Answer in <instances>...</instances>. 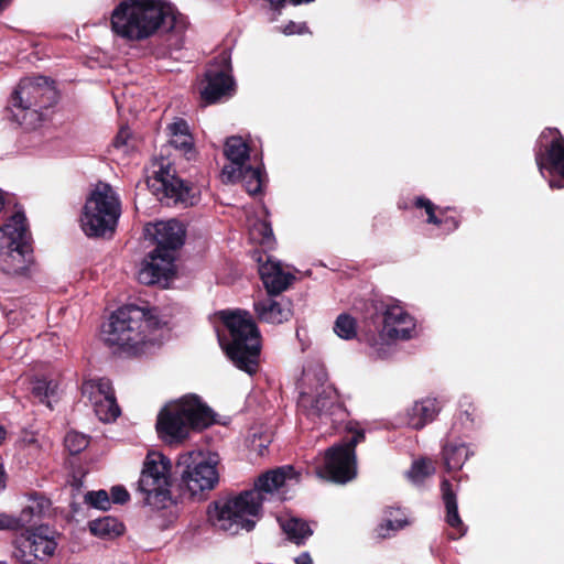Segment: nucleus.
<instances>
[{
	"label": "nucleus",
	"mask_w": 564,
	"mask_h": 564,
	"mask_svg": "<svg viewBox=\"0 0 564 564\" xmlns=\"http://www.w3.org/2000/svg\"><path fill=\"white\" fill-rule=\"evenodd\" d=\"M278 520L289 540L296 544L303 543L312 534L308 524L297 518H279Z\"/></svg>",
	"instance_id": "c85d7f7f"
},
{
	"label": "nucleus",
	"mask_w": 564,
	"mask_h": 564,
	"mask_svg": "<svg viewBox=\"0 0 564 564\" xmlns=\"http://www.w3.org/2000/svg\"><path fill=\"white\" fill-rule=\"evenodd\" d=\"M299 481L300 475L290 465L269 470L259 476L253 489L209 506L208 520L216 529L229 534H237L240 530L251 531L262 503L286 500L289 491Z\"/></svg>",
	"instance_id": "f257e3e1"
},
{
	"label": "nucleus",
	"mask_w": 564,
	"mask_h": 564,
	"mask_svg": "<svg viewBox=\"0 0 564 564\" xmlns=\"http://www.w3.org/2000/svg\"><path fill=\"white\" fill-rule=\"evenodd\" d=\"M250 239L265 248H271L274 242L273 230L264 220L256 221L249 230Z\"/></svg>",
	"instance_id": "2f4dec72"
},
{
	"label": "nucleus",
	"mask_w": 564,
	"mask_h": 564,
	"mask_svg": "<svg viewBox=\"0 0 564 564\" xmlns=\"http://www.w3.org/2000/svg\"><path fill=\"white\" fill-rule=\"evenodd\" d=\"M282 32L285 35L304 34L308 32V28L304 22L290 21L283 29Z\"/></svg>",
	"instance_id": "a18cd8bd"
},
{
	"label": "nucleus",
	"mask_w": 564,
	"mask_h": 564,
	"mask_svg": "<svg viewBox=\"0 0 564 564\" xmlns=\"http://www.w3.org/2000/svg\"><path fill=\"white\" fill-rule=\"evenodd\" d=\"M231 70L230 56L223 52L206 69V85L200 91L202 99L207 104H213L223 97L231 96L235 91Z\"/></svg>",
	"instance_id": "f3484780"
},
{
	"label": "nucleus",
	"mask_w": 564,
	"mask_h": 564,
	"mask_svg": "<svg viewBox=\"0 0 564 564\" xmlns=\"http://www.w3.org/2000/svg\"><path fill=\"white\" fill-rule=\"evenodd\" d=\"M414 206L420 209H424L427 218L426 221L433 225H441V215H443V208L436 206L432 200L423 196L416 197Z\"/></svg>",
	"instance_id": "58836bf2"
},
{
	"label": "nucleus",
	"mask_w": 564,
	"mask_h": 564,
	"mask_svg": "<svg viewBox=\"0 0 564 564\" xmlns=\"http://www.w3.org/2000/svg\"><path fill=\"white\" fill-rule=\"evenodd\" d=\"M409 524L405 513L400 509L389 512L386 520L378 527L377 532L380 538H389L391 532L394 533Z\"/></svg>",
	"instance_id": "c756f323"
},
{
	"label": "nucleus",
	"mask_w": 564,
	"mask_h": 564,
	"mask_svg": "<svg viewBox=\"0 0 564 564\" xmlns=\"http://www.w3.org/2000/svg\"><path fill=\"white\" fill-rule=\"evenodd\" d=\"M238 181H242L243 186L249 194L256 195L260 193L263 184L261 167H251L249 165L241 167V175Z\"/></svg>",
	"instance_id": "7c9ffc66"
},
{
	"label": "nucleus",
	"mask_w": 564,
	"mask_h": 564,
	"mask_svg": "<svg viewBox=\"0 0 564 564\" xmlns=\"http://www.w3.org/2000/svg\"><path fill=\"white\" fill-rule=\"evenodd\" d=\"M65 447L72 454H78L84 451L88 444V436L75 431L68 432L64 438Z\"/></svg>",
	"instance_id": "ea45409f"
},
{
	"label": "nucleus",
	"mask_w": 564,
	"mask_h": 564,
	"mask_svg": "<svg viewBox=\"0 0 564 564\" xmlns=\"http://www.w3.org/2000/svg\"><path fill=\"white\" fill-rule=\"evenodd\" d=\"M57 101V90L45 76L22 79L8 105L10 120L25 129L36 128L44 119V110Z\"/></svg>",
	"instance_id": "423d86ee"
},
{
	"label": "nucleus",
	"mask_w": 564,
	"mask_h": 564,
	"mask_svg": "<svg viewBox=\"0 0 564 564\" xmlns=\"http://www.w3.org/2000/svg\"><path fill=\"white\" fill-rule=\"evenodd\" d=\"M120 215L118 194L109 184L99 182L85 203L80 227L88 237H104L113 232Z\"/></svg>",
	"instance_id": "0eeeda50"
},
{
	"label": "nucleus",
	"mask_w": 564,
	"mask_h": 564,
	"mask_svg": "<svg viewBox=\"0 0 564 564\" xmlns=\"http://www.w3.org/2000/svg\"><path fill=\"white\" fill-rule=\"evenodd\" d=\"M111 30L130 42L149 40L176 24L174 7L163 0H123L112 10Z\"/></svg>",
	"instance_id": "7ed1b4c3"
},
{
	"label": "nucleus",
	"mask_w": 564,
	"mask_h": 564,
	"mask_svg": "<svg viewBox=\"0 0 564 564\" xmlns=\"http://www.w3.org/2000/svg\"><path fill=\"white\" fill-rule=\"evenodd\" d=\"M82 393L90 403L96 405V401H102L115 394L111 382L107 378L87 379L83 382Z\"/></svg>",
	"instance_id": "bb28decb"
},
{
	"label": "nucleus",
	"mask_w": 564,
	"mask_h": 564,
	"mask_svg": "<svg viewBox=\"0 0 564 564\" xmlns=\"http://www.w3.org/2000/svg\"><path fill=\"white\" fill-rule=\"evenodd\" d=\"M6 486L4 484V470L3 466L0 464V490L3 489Z\"/></svg>",
	"instance_id": "8fccbe9b"
},
{
	"label": "nucleus",
	"mask_w": 564,
	"mask_h": 564,
	"mask_svg": "<svg viewBox=\"0 0 564 564\" xmlns=\"http://www.w3.org/2000/svg\"><path fill=\"white\" fill-rule=\"evenodd\" d=\"M152 174L154 180L160 183V188L165 197L173 200L174 204L187 207L198 202L199 191L197 187L178 178L167 159H154L152 162Z\"/></svg>",
	"instance_id": "2eb2a0df"
},
{
	"label": "nucleus",
	"mask_w": 564,
	"mask_h": 564,
	"mask_svg": "<svg viewBox=\"0 0 564 564\" xmlns=\"http://www.w3.org/2000/svg\"><path fill=\"white\" fill-rule=\"evenodd\" d=\"M435 466L431 459H419L413 462L411 468L406 471L408 478L413 484H421L423 480L434 474Z\"/></svg>",
	"instance_id": "e433bc0d"
},
{
	"label": "nucleus",
	"mask_w": 564,
	"mask_h": 564,
	"mask_svg": "<svg viewBox=\"0 0 564 564\" xmlns=\"http://www.w3.org/2000/svg\"><path fill=\"white\" fill-rule=\"evenodd\" d=\"M6 202H7L6 193L0 188V214L4 209Z\"/></svg>",
	"instance_id": "09e8293b"
},
{
	"label": "nucleus",
	"mask_w": 564,
	"mask_h": 564,
	"mask_svg": "<svg viewBox=\"0 0 564 564\" xmlns=\"http://www.w3.org/2000/svg\"><path fill=\"white\" fill-rule=\"evenodd\" d=\"M174 252L156 247L142 263L139 281L143 284H154L169 280L174 274Z\"/></svg>",
	"instance_id": "a211bd4d"
},
{
	"label": "nucleus",
	"mask_w": 564,
	"mask_h": 564,
	"mask_svg": "<svg viewBox=\"0 0 564 564\" xmlns=\"http://www.w3.org/2000/svg\"><path fill=\"white\" fill-rule=\"evenodd\" d=\"M535 160L552 188H564V139L556 129H545L538 142Z\"/></svg>",
	"instance_id": "ddd939ff"
},
{
	"label": "nucleus",
	"mask_w": 564,
	"mask_h": 564,
	"mask_svg": "<svg viewBox=\"0 0 564 564\" xmlns=\"http://www.w3.org/2000/svg\"><path fill=\"white\" fill-rule=\"evenodd\" d=\"M253 307L258 318L269 324H282L292 316L291 303L285 300L268 297L254 302Z\"/></svg>",
	"instance_id": "5701e85b"
},
{
	"label": "nucleus",
	"mask_w": 564,
	"mask_h": 564,
	"mask_svg": "<svg viewBox=\"0 0 564 564\" xmlns=\"http://www.w3.org/2000/svg\"><path fill=\"white\" fill-rule=\"evenodd\" d=\"M219 455L212 452L189 451L176 462L181 480L192 496L213 490L219 482Z\"/></svg>",
	"instance_id": "1a4fd4ad"
},
{
	"label": "nucleus",
	"mask_w": 564,
	"mask_h": 564,
	"mask_svg": "<svg viewBox=\"0 0 564 564\" xmlns=\"http://www.w3.org/2000/svg\"><path fill=\"white\" fill-rule=\"evenodd\" d=\"M441 490L442 498L446 508V522L452 528L458 530L457 538H460L465 534L466 528L464 527L463 521L458 514L456 492L447 479L442 480ZM454 539H456V536Z\"/></svg>",
	"instance_id": "a878e982"
},
{
	"label": "nucleus",
	"mask_w": 564,
	"mask_h": 564,
	"mask_svg": "<svg viewBox=\"0 0 564 564\" xmlns=\"http://www.w3.org/2000/svg\"><path fill=\"white\" fill-rule=\"evenodd\" d=\"M214 422L213 411L196 394L167 402L159 412L156 432L166 444L183 443L192 430L205 429Z\"/></svg>",
	"instance_id": "20e7f679"
},
{
	"label": "nucleus",
	"mask_w": 564,
	"mask_h": 564,
	"mask_svg": "<svg viewBox=\"0 0 564 564\" xmlns=\"http://www.w3.org/2000/svg\"><path fill=\"white\" fill-rule=\"evenodd\" d=\"M225 155L228 163L223 167L221 180L224 183H235L241 175V167L249 160V148L240 137H230L225 143Z\"/></svg>",
	"instance_id": "6ab92c4d"
},
{
	"label": "nucleus",
	"mask_w": 564,
	"mask_h": 564,
	"mask_svg": "<svg viewBox=\"0 0 564 564\" xmlns=\"http://www.w3.org/2000/svg\"><path fill=\"white\" fill-rule=\"evenodd\" d=\"M417 335L416 322L401 305H387L382 313V328L378 337L369 341V356L387 359L393 352L391 341L408 340Z\"/></svg>",
	"instance_id": "9b49d317"
},
{
	"label": "nucleus",
	"mask_w": 564,
	"mask_h": 564,
	"mask_svg": "<svg viewBox=\"0 0 564 564\" xmlns=\"http://www.w3.org/2000/svg\"><path fill=\"white\" fill-rule=\"evenodd\" d=\"M364 440V432H356L348 442L329 447L324 455L323 466L315 473L318 477L337 484H346L357 475L356 445Z\"/></svg>",
	"instance_id": "f8f14e48"
},
{
	"label": "nucleus",
	"mask_w": 564,
	"mask_h": 564,
	"mask_svg": "<svg viewBox=\"0 0 564 564\" xmlns=\"http://www.w3.org/2000/svg\"><path fill=\"white\" fill-rule=\"evenodd\" d=\"M219 317L229 332L228 338L218 335L227 356L235 366L249 375L258 369L261 349L260 332L247 311H221Z\"/></svg>",
	"instance_id": "39448f33"
},
{
	"label": "nucleus",
	"mask_w": 564,
	"mask_h": 564,
	"mask_svg": "<svg viewBox=\"0 0 564 564\" xmlns=\"http://www.w3.org/2000/svg\"><path fill=\"white\" fill-rule=\"evenodd\" d=\"M94 410L96 415L102 422H112L120 415V408L116 402L115 394L106 400L96 401Z\"/></svg>",
	"instance_id": "f704fd0d"
},
{
	"label": "nucleus",
	"mask_w": 564,
	"mask_h": 564,
	"mask_svg": "<svg viewBox=\"0 0 564 564\" xmlns=\"http://www.w3.org/2000/svg\"><path fill=\"white\" fill-rule=\"evenodd\" d=\"M297 406L307 419L319 421L323 424L333 422V416L341 411L337 402L336 391L333 387L321 384L314 393L303 391L300 393Z\"/></svg>",
	"instance_id": "dca6fc26"
},
{
	"label": "nucleus",
	"mask_w": 564,
	"mask_h": 564,
	"mask_svg": "<svg viewBox=\"0 0 564 564\" xmlns=\"http://www.w3.org/2000/svg\"><path fill=\"white\" fill-rule=\"evenodd\" d=\"M473 455L470 445L458 440H448L442 446V459L447 471L460 470Z\"/></svg>",
	"instance_id": "b1692460"
},
{
	"label": "nucleus",
	"mask_w": 564,
	"mask_h": 564,
	"mask_svg": "<svg viewBox=\"0 0 564 564\" xmlns=\"http://www.w3.org/2000/svg\"><path fill=\"white\" fill-rule=\"evenodd\" d=\"M90 532L99 538L113 539L123 533V524L113 517L106 516L89 523Z\"/></svg>",
	"instance_id": "cd10ccee"
},
{
	"label": "nucleus",
	"mask_w": 564,
	"mask_h": 564,
	"mask_svg": "<svg viewBox=\"0 0 564 564\" xmlns=\"http://www.w3.org/2000/svg\"><path fill=\"white\" fill-rule=\"evenodd\" d=\"M169 328L151 312L135 305L119 307L104 326L102 337L110 347L132 354H148L160 347Z\"/></svg>",
	"instance_id": "f03ea898"
},
{
	"label": "nucleus",
	"mask_w": 564,
	"mask_h": 564,
	"mask_svg": "<svg viewBox=\"0 0 564 564\" xmlns=\"http://www.w3.org/2000/svg\"><path fill=\"white\" fill-rule=\"evenodd\" d=\"M334 333L341 339L350 340L357 335V322L347 314H339L334 323Z\"/></svg>",
	"instance_id": "72a5a7b5"
},
{
	"label": "nucleus",
	"mask_w": 564,
	"mask_h": 564,
	"mask_svg": "<svg viewBox=\"0 0 564 564\" xmlns=\"http://www.w3.org/2000/svg\"><path fill=\"white\" fill-rule=\"evenodd\" d=\"M6 431L0 426V443L4 440Z\"/></svg>",
	"instance_id": "603ef678"
},
{
	"label": "nucleus",
	"mask_w": 564,
	"mask_h": 564,
	"mask_svg": "<svg viewBox=\"0 0 564 564\" xmlns=\"http://www.w3.org/2000/svg\"><path fill=\"white\" fill-rule=\"evenodd\" d=\"M29 231L25 215L13 214L0 228V269L8 274H19L30 262Z\"/></svg>",
	"instance_id": "6e6552de"
},
{
	"label": "nucleus",
	"mask_w": 564,
	"mask_h": 564,
	"mask_svg": "<svg viewBox=\"0 0 564 564\" xmlns=\"http://www.w3.org/2000/svg\"><path fill=\"white\" fill-rule=\"evenodd\" d=\"M437 226L441 227L445 234H449L458 228L459 221L453 216H447L445 209H443L441 225Z\"/></svg>",
	"instance_id": "c03bdc74"
},
{
	"label": "nucleus",
	"mask_w": 564,
	"mask_h": 564,
	"mask_svg": "<svg viewBox=\"0 0 564 564\" xmlns=\"http://www.w3.org/2000/svg\"><path fill=\"white\" fill-rule=\"evenodd\" d=\"M295 564H314L311 555L307 552L301 553L295 558Z\"/></svg>",
	"instance_id": "de8ad7c7"
},
{
	"label": "nucleus",
	"mask_w": 564,
	"mask_h": 564,
	"mask_svg": "<svg viewBox=\"0 0 564 564\" xmlns=\"http://www.w3.org/2000/svg\"><path fill=\"white\" fill-rule=\"evenodd\" d=\"M12 0H0V12H2Z\"/></svg>",
	"instance_id": "3c124183"
},
{
	"label": "nucleus",
	"mask_w": 564,
	"mask_h": 564,
	"mask_svg": "<svg viewBox=\"0 0 564 564\" xmlns=\"http://www.w3.org/2000/svg\"><path fill=\"white\" fill-rule=\"evenodd\" d=\"M167 130L171 145L183 152L191 160L195 155V150L187 122L183 119H176L169 124Z\"/></svg>",
	"instance_id": "393cba45"
},
{
	"label": "nucleus",
	"mask_w": 564,
	"mask_h": 564,
	"mask_svg": "<svg viewBox=\"0 0 564 564\" xmlns=\"http://www.w3.org/2000/svg\"><path fill=\"white\" fill-rule=\"evenodd\" d=\"M32 393L34 397L39 398L41 402L52 408V402L55 401V397L57 395V384L45 379H36L32 383Z\"/></svg>",
	"instance_id": "473e14b6"
},
{
	"label": "nucleus",
	"mask_w": 564,
	"mask_h": 564,
	"mask_svg": "<svg viewBox=\"0 0 564 564\" xmlns=\"http://www.w3.org/2000/svg\"><path fill=\"white\" fill-rule=\"evenodd\" d=\"M477 409L468 397H463L459 401V412L457 422L464 430H471L476 425Z\"/></svg>",
	"instance_id": "c9c22d12"
},
{
	"label": "nucleus",
	"mask_w": 564,
	"mask_h": 564,
	"mask_svg": "<svg viewBox=\"0 0 564 564\" xmlns=\"http://www.w3.org/2000/svg\"><path fill=\"white\" fill-rule=\"evenodd\" d=\"M170 458L160 452H149L138 481L139 491L148 506L163 509L172 499Z\"/></svg>",
	"instance_id": "9d476101"
},
{
	"label": "nucleus",
	"mask_w": 564,
	"mask_h": 564,
	"mask_svg": "<svg viewBox=\"0 0 564 564\" xmlns=\"http://www.w3.org/2000/svg\"><path fill=\"white\" fill-rule=\"evenodd\" d=\"M145 234L154 239L156 247L174 252L184 243L185 228L176 219L158 221L145 227Z\"/></svg>",
	"instance_id": "aec40b11"
},
{
	"label": "nucleus",
	"mask_w": 564,
	"mask_h": 564,
	"mask_svg": "<svg viewBox=\"0 0 564 564\" xmlns=\"http://www.w3.org/2000/svg\"><path fill=\"white\" fill-rule=\"evenodd\" d=\"M50 501L44 497L32 498L31 503L21 512L22 524L31 522L33 517H41L50 508Z\"/></svg>",
	"instance_id": "4c0bfd02"
},
{
	"label": "nucleus",
	"mask_w": 564,
	"mask_h": 564,
	"mask_svg": "<svg viewBox=\"0 0 564 564\" xmlns=\"http://www.w3.org/2000/svg\"><path fill=\"white\" fill-rule=\"evenodd\" d=\"M56 547L55 532L39 525L15 538L13 555L21 564H42L54 555Z\"/></svg>",
	"instance_id": "4468645a"
},
{
	"label": "nucleus",
	"mask_w": 564,
	"mask_h": 564,
	"mask_svg": "<svg viewBox=\"0 0 564 564\" xmlns=\"http://www.w3.org/2000/svg\"><path fill=\"white\" fill-rule=\"evenodd\" d=\"M258 261L259 274L270 295L282 293L294 280V275L290 272H285L281 267V262L272 257L267 256L264 262H262V258L260 257Z\"/></svg>",
	"instance_id": "412c9836"
},
{
	"label": "nucleus",
	"mask_w": 564,
	"mask_h": 564,
	"mask_svg": "<svg viewBox=\"0 0 564 564\" xmlns=\"http://www.w3.org/2000/svg\"><path fill=\"white\" fill-rule=\"evenodd\" d=\"M131 132L128 128H122L113 140V150L121 154H128L132 149L130 144Z\"/></svg>",
	"instance_id": "79ce46f5"
},
{
	"label": "nucleus",
	"mask_w": 564,
	"mask_h": 564,
	"mask_svg": "<svg viewBox=\"0 0 564 564\" xmlns=\"http://www.w3.org/2000/svg\"><path fill=\"white\" fill-rule=\"evenodd\" d=\"M21 519H15L4 513H0V530H13L22 527Z\"/></svg>",
	"instance_id": "49530a36"
},
{
	"label": "nucleus",
	"mask_w": 564,
	"mask_h": 564,
	"mask_svg": "<svg viewBox=\"0 0 564 564\" xmlns=\"http://www.w3.org/2000/svg\"><path fill=\"white\" fill-rule=\"evenodd\" d=\"M110 502L113 503H126L130 499L128 490L123 486H113L110 489Z\"/></svg>",
	"instance_id": "37998d69"
},
{
	"label": "nucleus",
	"mask_w": 564,
	"mask_h": 564,
	"mask_svg": "<svg viewBox=\"0 0 564 564\" xmlns=\"http://www.w3.org/2000/svg\"><path fill=\"white\" fill-rule=\"evenodd\" d=\"M85 501L91 507L100 510H108L111 506L109 494L102 489L87 492Z\"/></svg>",
	"instance_id": "a19ab883"
},
{
	"label": "nucleus",
	"mask_w": 564,
	"mask_h": 564,
	"mask_svg": "<svg viewBox=\"0 0 564 564\" xmlns=\"http://www.w3.org/2000/svg\"><path fill=\"white\" fill-rule=\"evenodd\" d=\"M441 411V403L435 398H424L415 401L405 410L404 423L414 430H421L434 421Z\"/></svg>",
	"instance_id": "4be33fe9"
}]
</instances>
